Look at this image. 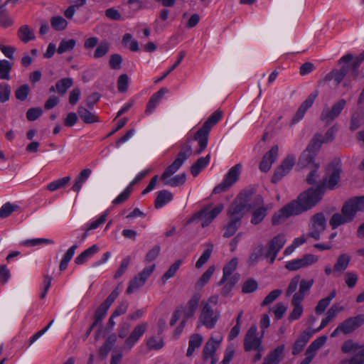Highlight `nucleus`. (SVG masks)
I'll list each match as a JSON object with an SVG mask.
<instances>
[{
	"label": "nucleus",
	"mask_w": 364,
	"mask_h": 364,
	"mask_svg": "<svg viewBox=\"0 0 364 364\" xmlns=\"http://www.w3.org/2000/svg\"><path fill=\"white\" fill-rule=\"evenodd\" d=\"M12 69V63L7 60H0V79L10 80V73Z\"/></svg>",
	"instance_id": "42"
},
{
	"label": "nucleus",
	"mask_w": 364,
	"mask_h": 364,
	"mask_svg": "<svg viewBox=\"0 0 364 364\" xmlns=\"http://www.w3.org/2000/svg\"><path fill=\"white\" fill-rule=\"evenodd\" d=\"M318 95V90H315L314 92H311L307 97V98L300 105L296 114L294 115V118L292 119L293 123H297L299 121H300L304 117L307 109L309 107H311L312 106V105L314 104V102L315 101Z\"/></svg>",
	"instance_id": "18"
},
{
	"label": "nucleus",
	"mask_w": 364,
	"mask_h": 364,
	"mask_svg": "<svg viewBox=\"0 0 364 364\" xmlns=\"http://www.w3.org/2000/svg\"><path fill=\"white\" fill-rule=\"evenodd\" d=\"M73 80L70 77H65L58 80L55 84L56 92L60 95H63L66 93L67 90L72 87Z\"/></svg>",
	"instance_id": "39"
},
{
	"label": "nucleus",
	"mask_w": 364,
	"mask_h": 364,
	"mask_svg": "<svg viewBox=\"0 0 364 364\" xmlns=\"http://www.w3.org/2000/svg\"><path fill=\"white\" fill-rule=\"evenodd\" d=\"M181 159H176L174 161L169 165L161 176V178H166L168 176L173 175L183 165Z\"/></svg>",
	"instance_id": "46"
},
{
	"label": "nucleus",
	"mask_w": 364,
	"mask_h": 364,
	"mask_svg": "<svg viewBox=\"0 0 364 364\" xmlns=\"http://www.w3.org/2000/svg\"><path fill=\"white\" fill-rule=\"evenodd\" d=\"M350 261V257L347 254L340 255L333 266L334 272H342L346 270Z\"/></svg>",
	"instance_id": "36"
},
{
	"label": "nucleus",
	"mask_w": 364,
	"mask_h": 364,
	"mask_svg": "<svg viewBox=\"0 0 364 364\" xmlns=\"http://www.w3.org/2000/svg\"><path fill=\"white\" fill-rule=\"evenodd\" d=\"M223 204L217 205L213 209L210 210V206H206L202 210L195 213L188 223L198 219L201 222V226L205 228L208 226L223 210Z\"/></svg>",
	"instance_id": "7"
},
{
	"label": "nucleus",
	"mask_w": 364,
	"mask_h": 364,
	"mask_svg": "<svg viewBox=\"0 0 364 364\" xmlns=\"http://www.w3.org/2000/svg\"><path fill=\"white\" fill-rule=\"evenodd\" d=\"M340 169L335 168L330 174L328 179L327 180L326 178H323V183L317 186L316 189H317L320 186L323 187V188L321 189V197L322 196V194L323 193L325 183H326V186L329 189H333L340 180Z\"/></svg>",
	"instance_id": "25"
},
{
	"label": "nucleus",
	"mask_w": 364,
	"mask_h": 364,
	"mask_svg": "<svg viewBox=\"0 0 364 364\" xmlns=\"http://www.w3.org/2000/svg\"><path fill=\"white\" fill-rule=\"evenodd\" d=\"M241 170V164H237L232 166L225 175L223 181L216 186L213 192L215 194L226 191L231 187L237 180Z\"/></svg>",
	"instance_id": "8"
},
{
	"label": "nucleus",
	"mask_w": 364,
	"mask_h": 364,
	"mask_svg": "<svg viewBox=\"0 0 364 364\" xmlns=\"http://www.w3.org/2000/svg\"><path fill=\"white\" fill-rule=\"evenodd\" d=\"M237 266V259L232 258L224 267H223V275L220 281L218 282V285H222L228 279L232 273L235 270Z\"/></svg>",
	"instance_id": "33"
},
{
	"label": "nucleus",
	"mask_w": 364,
	"mask_h": 364,
	"mask_svg": "<svg viewBox=\"0 0 364 364\" xmlns=\"http://www.w3.org/2000/svg\"><path fill=\"white\" fill-rule=\"evenodd\" d=\"M173 199V195L166 190L159 191L154 201V206L159 209L170 202Z\"/></svg>",
	"instance_id": "28"
},
{
	"label": "nucleus",
	"mask_w": 364,
	"mask_h": 364,
	"mask_svg": "<svg viewBox=\"0 0 364 364\" xmlns=\"http://www.w3.org/2000/svg\"><path fill=\"white\" fill-rule=\"evenodd\" d=\"M318 258L316 256L311 254L304 255L300 259H293L287 262L285 268L289 271H296L301 268H304L316 262Z\"/></svg>",
	"instance_id": "16"
},
{
	"label": "nucleus",
	"mask_w": 364,
	"mask_h": 364,
	"mask_svg": "<svg viewBox=\"0 0 364 364\" xmlns=\"http://www.w3.org/2000/svg\"><path fill=\"white\" fill-rule=\"evenodd\" d=\"M331 142V138H323L321 140L319 138H313L308 144L306 149L299 156L298 165L300 168H306L308 166L314 167L315 157L317 155L321 145Z\"/></svg>",
	"instance_id": "5"
},
{
	"label": "nucleus",
	"mask_w": 364,
	"mask_h": 364,
	"mask_svg": "<svg viewBox=\"0 0 364 364\" xmlns=\"http://www.w3.org/2000/svg\"><path fill=\"white\" fill-rule=\"evenodd\" d=\"M364 323V314H359L354 317H350L341 323L331 333V337L338 336L341 333L349 334L358 328Z\"/></svg>",
	"instance_id": "6"
},
{
	"label": "nucleus",
	"mask_w": 364,
	"mask_h": 364,
	"mask_svg": "<svg viewBox=\"0 0 364 364\" xmlns=\"http://www.w3.org/2000/svg\"><path fill=\"white\" fill-rule=\"evenodd\" d=\"M200 299L201 294L200 293L193 294L187 302L186 307L196 313Z\"/></svg>",
	"instance_id": "63"
},
{
	"label": "nucleus",
	"mask_w": 364,
	"mask_h": 364,
	"mask_svg": "<svg viewBox=\"0 0 364 364\" xmlns=\"http://www.w3.org/2000/svg\"><path fill=\"white\" fill-rule=\"evenodd\" d=\"M210 162V155L199 158L191 167V174L196 177Z\"/></svg>",
	"instance_id": "30"
},
{
	"label": "nucleus",
	"mask_w": 364,
	"mask_h": 364,
	"mask_svg": "<svg viewBox=\"0 0 364 364\" xmlns=\"http://www.w3.org/2000/svg\"><path fill=\"white\" fill-rule=\"evenodd\" d=\"M122 44L128 46L131 51L136 52L139 50V44L136 40L132 39L130 33H125L122 38Z\"/></svg>",
	"instance_id": "56"
},
{
	"label": "nucleus",
	"mask_w": 364,
	"mask_h": 364,
	"mask_svg": "<svg viewBox=\"0 0 364 364\" xmlns=\"http://www.w3.org/2000/svg\"><path fill=\"white\" fill-rule=\"evenodd\" d=\"M77 112L81 119L85 123H93L97 121V117L85 107H80Z\"/></svg>",
	"instance_id": "43"
},
{
	"label": "nucleus",
	"mask_w": 364,
	"mask_h": 364,
	"mask_svg": "<svg viewBox=\"0 0 364 364\" xmlns=\"http://www.w3.org/2000/svg\"><path fill=\"white\" fill-rule=\"evenodd\" d=\"M50 25L55 31H63L68 26V21L60 16H55L50 18Z\"/></svg>",
	"instance_id": "47"
},
{
	"label": "nucleus",
	"mask_w": 364,
	"mask_h": 364,
	"mask_svg": "<svg viewBox=\"0 0 364 364\" xmlns=\"http://www.w3.org/2000/svg\"><path fill=\"white\" fill-rule=\"evenodd\" d=\"M360 349H362V346L357 343H354L352 340L345 341L341 347L342 352L345 353L356 352Z\"/></svg>",
	"instance_id": "60"
},
{
	"label": "nucleus",
	"mask_w": 364,
	"mask_h": 364,
	"mask_svg": "<svg viewBox=\"0 0 364 364\" xmlns=\"http://www.w3.org/2000/svg\"><path fill=\"white\" fill-rule=\"evenodd\" d=\"M99 247L97 245H93L90 247L83 251L75 259V262L77 265L82 264L87 262L88 259L92 257L95 254L99 252Z\"/></svg>",
	"instance_id": "26"
},
{
	"label": "nucleus",
	"mask_w": 364,
	"mask_h": 364,
	"mask_svg": "<svg viewBox=\"0 0 364 364\" xmlns=\"http://www.w3.org/2000/svg\"><path fill=\"white\" fill-rule=\"evenodd\" d=\"M284 350V346H279L268 354L264 359L263 364H278Z\"/></svg>",
	"instance_id": "32"
},
{
	"label": "nucleus",
	"mask_w": 364,
	"mask_h": 364,
	"mask_svg": "<svg viewBox=\"0 0 364 364\" xmlns=\"http://www.w3.org/2000/svg\"><path fill=\"white\" fill-rule=\"evenodd\" d=\"M364 122V116L360 113H353L350 119V129L352 131L359 129Z\"/></svg>",
	"instance_id": "55"
},
{
	"label": "nucleus",
	"mask_w": 364,
	"mask_h": 364,
	"mask_svg": "<svg viewBox=\"0 0 364 364\" xmlns=\"http://www.w3.org/2000/svg\"><path fill=\"white\" fill-rule=\"evenodd\" d=\"M30 87L28 85H22L15 91V97L20 101H25L30 93Z\"/></svg>",
	"instance_id": "59"
},
{
	"label": "nucleus",
	"mask_w": 364,
	"mask_h": 364,
	"mask_svg": "<svg viewBox=\"0 0 364 364\" xmlns=\"http://www.w3.org/2000/svg\"><path fill=\"white\" fill-rule=\"evenodd\" d=\"M311 334L308 332H304L299 338L296 341L292 353L294 355L298 354L305 346V345L309 341V338H311Z\"/></svg>",
	"instance_id": "37"
},
{
	"label": "nucleus",
	"mask_w": 364,
	"mask_h": 364,
	"mask_svg": "<svg viewBox=\"0 0 364 364\" xmlns=\"http://www.w3.org/2000/svg\"><path fill=\"white\" fill-rule=\"evenodd\" d=\"M110 44L107 41H101L95 50L93 57L100 58L105 56L109 50Z\"/></svg>",
	"instance_id": "49"
},
{
	"label": "nucleus",
	"mask_w": 364,
	"mask_h": 364,
	"mask_svg": "<svg viewBox=\"0 0 364 364\" xmlns=\"http://www.w3.org/2000/svg\"><path fill=\"white\" fill-rule=\"evenodd\" d=\"M314 279H311L309 280L306 279H299V289L298 292L294 294L293 297L297 300L303 301L305 298V296L308 294L310 289L314 284Z\"/></svg>",
	"instance_id": "21"
},
{
	"label": "nucleus",
	"mask_w": 364,
	"mask_h": 364,
	"mask_svg": "<svg viewBox=\"0 0 364 364\" xmlns=\"http://www.w3.org/2000/svg\"><path fill=\"white\" fill-rule=\"evenodd\" d=\"M16 1L17 0H6L4 4L0 6V25L1 26L7 28L12 25L13 21L9 16L6 5L9 3H12L14 5Z\"/></svg>",
	"instance_id": "24"
},
{
	"label": "nucleus",
	"mask_w": 364,
	"mask_h": 364,
	"mask_svg": "<svg viewBox=\"0 0 364 364\" xmlns=\"http://www.w3.org/2000/svg\"><path fill=\"white\" fill-rule=\"evenodd\" d=\"M219 317V312H214L209 304H203L198 318V326L203 325L207 328H213Z\"/></svg>",
	"instance_id": "10"
},
{
	"label": "nucleus",
	"mask_w": 364,
	"mask_h": 364,
	"mask_svg": "<svg viewBox=\"0 0 364 364\" xmlns=\"http://www.w3.org/2000/svg\"><path fill=\"white\" fill-rule=\"evenodd\" d=\"M264 246L262 244L257 245L251 252L247 263L250 266H254L257 264L259 259L262 256H264Z\"/></svg>",
	"instance_id": "35"
},
{
	"label": "nucleus",
	"mask_w": 364,
	"mask_h": 364,
	"mask_svg": "<svg viewBox=\"0 0 364 364\" xmlns=\"http://www.w3.org/2000/svg\"><path fill=\"white\" fill-rule=\"evenodd\" d=\"M286 237L284 234H279L274 237L267 244V250L264 253V257L269 259V263L273 264L275 258L286 243Z\"/></svg>",
	"instance_id": "12"
},
{
	"label": "nucleus",
	"mask_w": 364,
	"mask_h": 364,
	"mask_svg": "<svg viewBox=\"0 0 364 364\" xmlns=\"http://www.w3.org/2000/svg\"><path fill=\"white\" fill-rule=\"evenodd\" d=\"M131 328L128 322H122L119 325L118 336L120 338H126L122 350L129 352L144 334L148 328V323L143 322L134 326L130 334L127 336Z\"/></svg>",
	"instance_id": "3"
},
{
	"label": "nucleus",
	"mask_w": 364,
	"mask_h": 364,
	"mask_svg": "<svg viewBox=\"0 0 364 364\" xmlns=\"http://www.w3.org/2000/svg\"><path fill=\"white\" fill-rule=\"evenodd\" d=\"M221 341V337H219L218 339H215L213 337H210L209 338L203 349V358L204 361L210 358V364L216 363L217 360L215 358L214 355L216 350L219 348Z\"/></svg>",
	"instance_id": "17"
},
{
	"label": "nucleus",
	"mask_w": 364,
	"mask_h": 364,
	"mask_svg": "<svg viewBox=\"0 0 364 364\" xmlns=\"http://www.w3.org/2000/svg\"><path fill=\"white\" fill-rule=\"evenodd\" d=\"M301 300H297L292 298L291 304L294 306V309L289 316L288 319L289 321L296 320L301 316L303 313V307L301 304Z\"/></svg>",
	"instance_id": "40"
},
{
	"label": "nucleus",
	"mask_w": 364,
	"mask_h": 364,
	"mask_svg": "<svg viewBox=\"0 0 364 364\" xmlns=\"http://www.w3.org/2000/svg\"><path fill=\"white\" fill-rule=\"evenodd\" d=\"M70 176H65L62 178L53 181L48 183L46 186V189L49 191H55L60 188L65 187L70 181Z\"/></svg>",
	"instance_id": "44"
},
{
	"label": "nucleus",
	"mask_w": 364,
	"mask_h": 364,
	"mask_svg": "<svg viewBox=\"0 0 364 364\" xmlns=\"http://www.w3.org/2000/svg\"><path fill=\"white\" fill-rule=\"evenodd\" d=\"M203 342V337L199 333H194L190 336L188 341V348L186 355L190 357L193 355L195 350L199 348Z\"/></svg>",
	"instance_id": "29"
},
{
	"label": "nucleus",
	"mask_w": 364,
	"mask_h": 364,
	"mask_svg": "<svg viewBox=\"0 0 364 364\" xmlns=\"http://www.w3.org/2000/svg\"><path fill=\"white\" fill-rule=\"evenodd\" d=\"M17 36L24 43L35 39L34 31L28 25L21 26L18 30Z\"/></svg>",
	"instance_id": "27"
},
{
	"label": "nucleus",
	"mask_w": 364,
	"mask_h": 364,
	"mask_svg": "<svg viewBox=\"0 0 364 364\" xmlns=\"http://www.w3.org/2000/svg\"><path fill=\"white\" fill-rule=\"evenodd\" d=\"M11 87L7 83H0V102H6L10 98Z\"/></svg>",
	"instance_id": "62"
},
{
	"label": "nucleus",
	"mask_w": 364,
	"mask_h": 364,
	"mask_svg": "<svg viewBox=\"0 0 364 364\" xmlns=\"http://www.w3.org/2000/svg\"><path fill=\"white\" fill-rule=\"evenodd\" d=\"M322 186L317 189L310 188L300 193L297 198L285 205L272 217L273 225L283 223L288 218L298 215L315 206L321 200Z\"/></svg>",
	"instance_id": "1"
},
{
	"label": "nucleus",
	"mask_w": 364,
	"mask_h": 364,
	"mask_svg": "<svg viewBox=\"0 0 364 364\" xmlns=\"http://www.w3.org/2000/svg\"><path fill=\"white\" fill-rule=\"evenodd\" d=\"M181 264V261L177 260L169 267V269L164 273L161 278L163 284H165L168 279L173 277L175 275L176 272L179 269Z\"/></svg>",
	"instance_id": "57"
},
{
	"label": "nucleus",
	"mask_w": 364,
	"mask_h": 364,
	"mask_svg": "<svg viewBox=\"0 0 364 364\" xmlns=\"http://www.w3.org/2000/svg\"><path fill=\"white\" fill-rule=\"evenodd\" d=\"M296 158L294 155H288L282 164L275 169L272 178L273 183H277L289 173L295 164Z\"/></svg>",
	"instance_id": "15"
},
{
	"label": "nucleus",
	"mask_w": 364,
	"mask_h": 364,
	"mask_svg": "<svg viewBox=\"0 0 364 364\" xmlns=\"http://www.w3.org/2000/svg\"><path fill=\"white\" fill-rule=\"evenodd\" d=\"M359 211H364V196L353 197L346 200L341 208V213H334L331 216L329 225L334 230L340 225L349 223L353 220Z\"/></svg>",
	"instance_id": "2"
},
{
	"label": "nucleus",
	"mask_w": 364,
	"mask_h": 364,
	"mask_svg": "<svg viewBox=\"0 0 364 364\" xmlns=\"http://www.w3.org/2000/svg\"><path fill=\"white\" fill-rule=\"evenodd\" d=\"M92 173V170L90 168H85L83 169L77 177L75 182L73 185L72 189L73 191L78 193L82 186L83 182H85L90 176Z\"/></svg>",
	"instance_id": "34"
},
{
	"label": "nucleus",
	"mask_w": 364,
	"mask_h": 364,
	"mask_svg": "<svg viewBox=\"0 0 364 364\" xmlns=\"http://www.w3.org/2000/svg\"><path fill=\"white\" fill-rule=\"evenodd\" d=\"M350 65H344L340 70H335L327 74L325 81L334 80L335 84L338 85L347 74Z\"/></svg>",
	"instance_id": "23"
},
{
	"label": "nucleus",
	"mask_w": 364,
	"mask_h": 364,
	"mask_svg": "<svg viewBox=\"0 0 364 364\" xmlns=\"http://www.w3.org/2000/svg\"><path fill=\"white\" fill-rule=\"evenodd\" d=\"M207 247L208 248L203 252L202 255L196 263V267L197 269L201 268L210 257L213 250V245L212 243H208Z\"/></svg>",
	"instance_id": "48"
},
{
	"label": "nucleus",
	"mask_w": 364,
	"mask_h": 364,
	"mask_svg": "<svg viewBox=\"0 0 364 364\" xmlns=\"http://www.w3.org/2000/svg\"><path fill=\"white\" fill-rule=\"evenodd\" d=\"M267 212V209L264 206L259 207L255 209L252 214L251 223L252 225H258L266 217Z\"/></svg>",
	"instance_id": "41"
},
{
	"label": "nucleus",
	"mask_w": 364,
	"mask_h": 364,
	"mask_svg": "<svg viewBox=\"0 0 364 364\" xmlns=\"http://www.w3.org/2000/svg\"><path fill=\"white\" fill-rule=\"evenodd\" d=\"M257 328L255 325L252 326L247 330L244 338V349L245 351H263V348L261 346L262 339L257 336Z\"/></svg>",
	"instance_id": "13"
},
{
	"label": "nucleus",
	"mask_w": 364,
	"mask_h": 364,
	"mask_svg": "<svg viewBox=\"0 0 364 364\" xmlns=\"http://www.w3.org/2000/svg\"><path fill=\"white\" fill-rule=\"evenodd\" d=\"M336 294V291L333 290L327 297L319 300L315 308L316 314L318 315L321 314L330 304L331 300L335 298Z\"/></svg>",
	"instance_id": "38"
},
{
	"label": "nucleus",
	"mask_w": 364,
	"mask_h": 364,
	"mask_svg": "<svg viewBox=\"0 0 364 364\" xmlns=\"http://www.w3.org/2000/svg\"><path fill=\"white\" fill-rule=\"evenodd\" d=\"M186 56V52L185 51H181L179 52L177 60L175 62V63L170 68H168V70L163 74L161 77H160L159 79H157L155 82H159L164 80L169 73H171L174 69H176L178 65L181 63V62L183 60L184 57Z\"/></svg>",
	"instance_id": "58"
},
{
	"label": "nucleus",
	"mask_w": 364,
	"mask_h": 364,
	"mask_svg": "<svg viewBox=\"0 0 364 364\" xmlns=\"http://www.w3.org/2000/svg\"><path fill=\"white\" fill-rule=\"evenodd\" d=\"M168 92V90L166 88H161L158 92H155L149 99L146 108L145 110L146 114H151L155 108L156 107L157 105L160 102V100L162 99L164 95Z\"/></svg>",
	"instance_id": "20"
},
{
	"label": "nucleus",
	"mask_w": 364,
	"mask_h": 364,
	"mask_svg": "<svg viewBox=\"0 0 364 364\" xmlns=\"http://www.w3.org/2000/svg\"><path fill=\"white\" fill-rule=\"evenodd\" d=\"M241 222H238L234 220H230V222L227 224L225 228V232L223 234L224 237H230L232 236L237 229L240 228Z\"/></svg>",
	"instance_id": "51"
},
{
	"label": "nucleus",
	"mask_w": 364,
	"mask_h": 364,
	"mask_svg": "<svg viewBox=\"0 0 364 364\" xmlns=\"http://www.w3.org/2000/svg\"><path fill=\"white\" fill-rule=\"evenodd\" d=\"M346 105V101L344 99H341L335 102L331 107H324L321 111L320 119L326 124L331 123L338 117Z\"/></svg>",
	"instance_id": "11"
},
{
	"label": "nucleus",
	"mask_w": 364,
	"mask_h": 364,
	"mask_svg": "<svg viewBox=\"0 0 364 364\" xmlns=\"http://www.w3.org/2000/svg\"><path fill=\"white\" fill-rule=\"evenodd\" d=\"M223 111L218 109L212 113L204 122L202 126L198 128L194 136H208L211 129L222 119Z\"/></svg>",
	"instance_id": "14"
},
{
	"label": "nucleus",
	"mask_w": 364,
	"mask_h": 364,
	"mask_svg": "<svg viewBox=\"0 0 364 364\" xmlns=\"http://www.w3.org/2000/svg\"><path fill=\"white\" fill-rule=\"evenodd\" d=\"M326 228V220L323 213H318L312 216L309 224L308 235L318 240L321 234Z\"/></svg>",
	"instance_id": "9"
},
{
	"label": "nucleus",
	"mask_w": 364,
	"mask_h": 364,
	"mask_svg": "<svg viewBox=\"0 0 364 364\" xmlns=\"http://www.w3.org/2000/svg\"><path fill=\"white\" fill-rule=\"evenodd\" d=\"M164 346V343L162 338H156L155 336H151L146 341V346L149 350H160Z\"/></svg>",
	"instance_id": "54"
},
{
	"label": "nucleus",
	"mask_w": 364,
	"mask_h": 364,
	"mask_svg": "<svg viewBox=\"0 0 364 364\" xmlns=\"http://www.w3.org/2000/svg\"><path fill=\"white\" fill-rule=\"evenodd\" d=\"M76 45V41L74 39L70 40H62L57 49V52L59 54L64 53L67 51L73 50Z\"/></svg>",
	"instance_id": "52"
},
{
	"label": "nucleus",
	"mask_w": 364,
	"mask_h": 364,
	"mask_svg": "<svg viewBox=\"0 0 364 364\" xmlns=\"http://www.w3.org/2000/svg\"><path fill=\"white\" fill-rule=\"evenodd\" d=\"M192 140H188L181 148V150L176 159H181V162H184L192 154Z\"/></svg>",
	"instance_id": "45"
},
{
	"label": "nucleus",
	"mask_w": 364,
	"mask_h": 364,
	"mask_svg": "<svg viewBox=\"0 0 364 364\" xmlns=\"http://www.w3.org/2000/svg\"><path fill=\"white\" fill-rule=\"evenodd\" d=\"M278 151L279 149L277 145H274L264 155L259 164V169L262 172H267L271 168L272 165L277 158Z\"/></svg>",
	"instance_id": "19"
},
{
	"label": "nucleus",
	"mask_w": 364,
	"mask_h": 364,
	"mask_svg": "<svg viewBox=\"0 0 364 364\" xmlns=\"http://www.w3.org/2000/svg\"><path fill=\"white\" fill-rule=\"evenodd\" d=\"M348 364H364V349L358 350L349 360Z\"/></svg>",
	"instance_id": "64"
},
{
	"label": "nucleus",
	"mask_w": 364,
	"mask_h": 364,
	"mask_svg": "<svg viewBox=\"0 0 364 364\" xmlns=\"http://www.w3.org/2000/svg\"><path fill=\"white\" fill-rule=\"evenodd\" d=\"M165 186L171 187H176L184 184L186 180V175L185 173H181L173 177L168 176L166 178H161Z\"/></svg>",
	"instance_id": "31"
},
{
	"label": "nucleus",
	"mask_w": 364,
	"mask_h": 364,
	"mask_svg": "<svg viewBox=\"0 0 364 364\" xmlns=\"http://www.w3.org/2000/svg\"><path fill=\"white\" fill-rule=\"evenodd\" d=\"M215 271L214 266H210L196 282L197 288H202L210 279Z\"/></svg>",
	"instance_id": "53"
},
{
	"label": "nucleus",
	"mask_w": 364,
	"mask_h": 364,
	"mask_svg": "<svg viewBox=\"0 0 364 364\" xmlns=\"http://www.w3.org/2000/svg\"><path fill=\"white\" fill-rule=\"evenodd\" d=\"M251 196V191H244L239 194L228 208V215L230 220L241 222L245 213L252 208L250 203Z\"/></svg>",
	"instance_id": "4"
},
{
	"label": "nucleus",
	"mask_w": 364,
	"mask_h": 364,
	"mask_svg": "<svg viewBox=\"0 0 364 364\" xmlns=\"http://www.w3.org/2000/svg\"><path fill=\"white\" fill-rule=\"evenodd\" d=\"M144 284V282L139 279L138 275L134 277L130 282H129L128 287L127 289V294H129L133 293L135 290L142 287Z\"/></svg>",
	"instance_id": "61"
},
{
	"label": "nucleus",
	"mask_w": 364,
	"mask_h": 364,
	"mask_svg": "<svg viewBox=\"0 0 364 364\" xmlns=\"http://www.w3.org/2000/svg\"><path fill=\"white\" fill-rule=\"evenodd\" d=\"M343 309L344 308L338 304L331 306L326 313V316L322 319L320 326L316 331H318L326 327L328 323L332 321L339 312L343 311Z\"/></svg>",
	"instance_id": "22"
},
{
	"label": "nucleus",
	"mask_w": 364,
	"mask_h": 364,
	"mask_svg": "<svg viewBox=\"0 0 364 364\" xmlns=\"http://www.w3.org/2000/svg\"><path fill=\"white\" fill-rule=\"evenodd\" d=\"M282 119V116H277L271 119L269 122L267 130L264 132L263 136H267L269 134H272L276 132V131L281 129L282 126L279 123Z\"/></svg>",
	"instance_id": "50"
}]
</instances>
